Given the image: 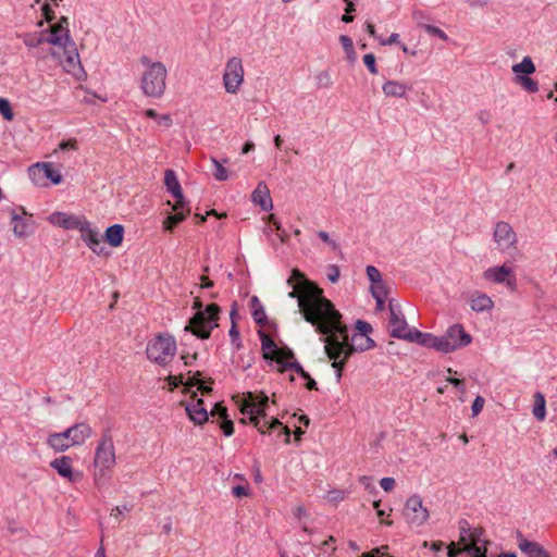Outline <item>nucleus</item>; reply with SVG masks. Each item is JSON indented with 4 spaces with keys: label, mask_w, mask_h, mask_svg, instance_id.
Returning <instances> with one entry per match:
<instances>
[{
    "label": "nucleus",
    "mask_w": 557,
    "mask_h": 557,
    "mask_svg": "<svg viewBox=\"0 0 557 557\" xmlns=\"http://www.w3.org/2000/svg\"><path fill=\"white\" fill-rule=\"evenodd\" d=\"M421 26L424 28V30L428 34H430L432 36H436V37H438L440 39H442L444 41L448 40L447 34L444 30H442L441 28H438L437 26L430 25V24H424V25H421Z\"/></svg>",
    "instance_id": "a18cd8bd"
},
{
    "label": "nucleus",
    "mask_w": 557,
    "mask_h": 557,
    "mask_svg": "<svg viewBox=\"0 0 557 557\" xmlns=\"http://www.w3.org/2000/svg\"><path fill=\"white\" fill-rule=\"evenodd\" d=\"M116 463L115 447L113 438L109 433L102 434L99 440L94 457V482L101 487L110 479V470Z\"/></svg>",
    "instance_id": "20e7f679"
},
{
    "label": "nucleus",
    "mask_w": 557,
    "mask_h": 557,
    "mask_svg": "<svg viewBox=\"0 0 557 557\" xmlns=\"http://www.w3.org/2000/svg\"><path fill=\"white\" fill-rule=\"evenodd\" d=\"M287 369H292L294 370L295 372H297L301 377H309V373L306 372L304 370V368L301 367L300 363H298L297 361H294V362H289L288 363V368Z\"/></svg>",
    "instance_id": "13d9d810"
},
{
    "label": "nucleus",
    "mask_w": 557,
    "mask_h": 557,
    "mask_svg": "<svg viewBox=\"0 0 557 557\" xmlns=\"http://www.w3.org/2000/svg\"><path fill=\"white\" fill-rule=\"evenodd\" d=\"M287 284L292 287L288 297L297 299L304 319L323 335L321 341L324 343L325 354L332 360V368L335 369L336 380L339 382L349 357L357 350L373 348L374 341L362 335L349 337L342 313L323 296V290L298 269H293Z\"/></svg>",
    "instance_id": "f257e3e1"
},
{
    "label": "nucleus",
    "mask_w": 557,
    "mask_h": 557,
    "mask_svg": "<svg viewBox=\"0 0 557 557\" xmlns=\"http://www.w3.org/2000/svg\"><path fill=\"white\" fill-rule=\"evenodd\" d=\"M483 529L474 528L469 532V543L463 545V550L472 557H486V541L482 540Z\"/></svg>",
    "instance_id": "6ab92c4d"
},
{
    "label": "nucleus",
    "mask_w": 557,
    "mask_h": 557,
    "mask_svg": "<svg viewBox=\"0 0 557 557\" xmlns=\"http://www.w3.org/2000/svg\"><path fill=\"white\" fill-rule=\"evenodd\" d=\"M318 236L327 244L332 249L336 250L338 248V245L336 242L332 240L329 236V234L324 231H319Z\"/></svg>",
    "instance_id": "6e6d98bb"
},
{
    "label": "nucleus",
    "mask_w": 557,
    "mask_h": 557,
    "mask_svg": "<svg viewBox=\"0 0 557 557\" xmlns=\"http://www.w3.org/2000/svg\"><path fill=\"white\" fill-rule=\"evenodd\" d=\"M441 339L449 347V349L443 350L444 354H447L468 346L472 337L461 324H454L441 336Z\"/></svg>",
    "instance_id": "dca6fc26"
},
{
    "label": "nucleus",
    "mask_w": 557,
    "mask_h": 557,
    "mask_svg": "<svg viewBox=\"0 0 557 557\" xmlns=\"http://www.w3.org/2000/svg\"><path fill=\"white\" fill-rule=\"evenodd\" d=\"M189 213V209L184 211V208L178 209L175 211V214L169 215L164 222H163V228L165 231H172L174 226H176L178 223L185 220L187 214Z\"/></svg>",
    "instance_id": "e433bc0d"
},
{
    "label": "nucleus",
    "mask_w": 557,
    "mask_h": 557,
    "mask_svg": "<svg viewBox=\"0 0 557 557\" xmlns=\"http://www.w3.org/2000/svg\"><path fill=\"white\" fill-rule=\"evenodd\" d=\"M24 45L28 48H36L46 42L45 32L26 33L20 36Z\"/></svg>",
    "instance_id": "c9c22d12"
},
{
    "label": "nucleus",
    "mask_w": 557,
    "mask_h": 557,
    "mask_svg": "<svg viewBox=\"0 0 557 557\" xmlns=\"http://www.w3.org/2000/svg\"><path fill=\"white\" fill-rule=\"evenodd\" d=\"M78 149V144H77V140L76 139H69V140H63L59 144L58 146V149L54 150V153L60 150V151H69V150H73V151H76Z\"/></svg>",
    "instance_id": "de8ad7c7"
},
{
    "label": "nucleus",
    "mask_w": 557,
    "mask_h": 557,
    "mask_svg": "<svg viewBox=\"0 0 557 557\" xmlns=\"http://www.w3.org/2000/svg\"><path fill=\"white\" fill-rule=\"evenodd\" d=\"M46 42L54 46L55 50H62L74 44L70 35L69 18L66 16H62L55 24L50 26L49 35H46Z\"/></svg>",
    "instance_id": "ddd939ff"
},
{
    "label": "nucleus",
    "mask_w": 557,
    "mask_h": 557,
    "mask_svg": "<svg viewBox=\"0 0 557 557\" xmlns=\"http://www.w3.org/2000/svg\"><path fill=\"white\" fill-rule=\"evenodd\" d=\"M28 175L32 182L38 186L45 185L46 180L51 181L54 185L60 184L63 180L60 171L55 170L49 162H41L32 165L28 169Z\"/></svg>",
    "instance_id": "2eb2a0df"
},
{
    "label": "nucleus",
    "mask_w": 557,
    "mask_h": 557,
    "mask_svg": "<svg viewBox=\"0 0 557 557\" xmlns=\"http://www.w3.org/2000/svg\"><path fill=\"white\" fill-rule=\"evenodd\" d=\"M471 531L472 530L469 528L467 521L460 522V539H459V543L461 545H465V544L469 543V532H471Z\"/></svg>",
    "instance_id": "09e8293b"
},
{
    "label": "nucleus",
    "mask_w": 557,
    "mask_h": 557,
    "mask_svg": "<svg viewBox=\"0 0 557 557\" xmlns=\"http://www.w3.org/2000/svg\"><path fill=\"white\" fill-rule=\"evenodd\" d=\"M77 231L81 233L82 240L92 252L97 255L103 252L102 237L97 227H94L90 222L84 220Z\"/></svg>",
    "instance_id": "f3484780"
},
{
    "label": "nucleus",
    "mask_w": 557,
    "mask_h": 557,
    "mask_svg": "<svg viewBox=\"0 0 557 557\" xmlns=\"http://www.w3.org/2000/svg\"><path fill=\"white\" fill-rule=\"evenodd\" d=\"M447 548H448V552H447L448 557H457L461 552H465L463 546L460 548H456L454 542L450 543Z\"/></svg>",
    "instance_id": "69168bd1"
},
{
    "label": "nucleus",
    "mask_w": 557,
    "mask_h": 557,
    "mask_svg": "<svg viewBox=\"0 0 557 557\" xmlns=\"http://www.w3.org/2000/svg\"><path fill=\"white\" fill-rule=\"evenodd\" d=\"M211 162H212V164L214 166V172H213L214 178L220 181V182L226 181L228 178V172L223 166V164L219 160H216L215 158H212Z\"/></svg>",
    "instance_id": "37998d69"
},
{
    "label": "nucleus",
    "mask_w": 557,
    "mask_h": 557,
    "mask_svg": "<svg viewBox=\"0 0 557 557\" xmlns=\"http://www.w3.org/2000/svg\"><path fill=\"white\" fill-rule=\"evenodd\" d=\"M511 71L515 74V79H518L521 76H530L536 71V67L532 58L527 55L520 63L513 64Z\"/></svg>",
    "instance_id": "c756f323"
},
{
    "label": "nucleus",
    "mask_w": 557,
    "mask_h": 557,
    "mask_svg": "<svg viewBox=\"0 0 557 557\" xmlns=\"http://www.w3.org/2000/svg\"><path fill=\"white\" fill-rule=\"evenodd\" d=\"M51 55L58 59L63 70L75 77L77 81H82L86 77V72L81 63L79 54L77 51L76 44H72L62 50H51Z\"/></svg>",
    "instance_id": "6e6552de"
},
{
    "label": "nucleus",
    "mask_w": 557,
    "mask_h": 557,
    "mask_svg": "<svg viewBox=\"0 0 557 557\" xmlns=\"http://www.w3.org/2000/svg\"><path fill=\"white\" fill-rule=\"evenodd\" d=\"M366 271H367L368 278L373 284L382 285V275H381L380 271L375 267L368 265Z\"/></svg>",
    "instance_id": "49530a36"
},
{
    "label": "nucleus",
    "mask_w": 557,
    "mask_h": 557,
    "mask_svg": "<svg viewBox=\"0 0 557 557\" xmlns=\"http://www.w3.org/2000/svg\"><path fill=\"white\" fill-rule=\"evenodd\" d=\"M389 310V335L395 338L408 341L411 337L413 329H410L404 318L400 306L394 300L388 304Z\"/></svg>",
    "instance_id": "f8f14e48"
},
{
    "label": "nucleus",
    "mask_w": 557,
    "mask_h": 557,
    "mask_svg": "<svg viewBox=\"0 0 557 557\" xmlns=\"http://www.w3.org/2000/svg\"><path fill=\"white\" fill-rule=\"evenodd\" d=\"M339 41L347 54V58L349 60L354 61L356 59V53H355L352 39L347 35H341Z\"/></svg>",
    "instance_id": "79ce46f5"
},
{
    "label": "nucleus",
    "mask_w": 557,
    "mask_h": 557,
    "mask_svg": "<svg viewBox=\"0 0 557 557\" xmlns=\"http://www.w3.org/2000/svg\"><path fill=\"white\" fill-rule=\"evenodd\" d=\"M448 383L453 384L455 387L460 389L461 394H465V384L462 380L456 379V377H447L446 380Z\"/></svg>",
    "instance_id": "0e129e2a"
},
{
    "label": "nucleus",
    "mask_w": 557,
    "mask_h": 557,
    "mask_svg": "<svg viewBox=\"0 0 557 557\" xmlns=\"http://www.w3.org/2000/svg\"><path fill=\"white\" fill-rule=\"evenodd\" d=\"M380 485L385 492H391L395 486V480L393 478L387 476L383 478L380 481Z\"/></svg>",
    "instance_id": "052dcab7"
},
{
    "label": "nucleus",
    "mask_w": 557,
    "mask_h": 557,
    "mask_svg": "<svg viewBox=\"0 0 557 557\" xmlns=\"http://www.w3.org/2000/svg\"><path fill=\"white\" fill-rule=\"evenodd\" d=\"M42 13L47 21H51L53 18V12L48 3L42 5Z\"/></svg>",
    "instance_id": "338daca9"
},
{
    "label": "nucleus",
    "mask_w": 557,
    "mask_h": 557,
    "mask_svg": "<svg viewBox=\"0 0 557 557\" xmlns=\"http://www.w3.org/2000/svg\"><path fill=\"white\" fill-rule=\"evenodd\" d=\"M196 393L193 394V401L190 403H181L185 406V411L188 414L189 419L196 424H203L209 419V413L205 407L203 400L201 398L196 397Z\"/></svg>",
    "instance_id": "4be33fe9"
},
{
    "label": "nucleus",
    "mask_w": 557,
    "mask_h": 557,
    "mask_svg": "<svg viewBox=\"0 0 557 557\" xmlns=\"http://www.w3.org/2000/svg\"><path fill=\"white\" fill-rule=\"evenodd\" d=\"M47 444L58 453L65 451L72 444H70L69 437L64 432L50 434Z\"/></svg>",
    "instance_id": "473e14b6"
},
{
    "label": "nucleus",
    "mask_w": 557,
    "mask_h": 557,
    "mask_svg": "<svg viewBox=\"0 0 557 557\" xmlns=\"http://www.w3.org/2000/svg\"><path fill=\"white\" fill-rule=\"evenodd\" d=\"M198 375H200L199 372H197L194 376L189 377L188 381H186V382H184V379H183L182 374H180V375H169L166 377V381L169 382L170 391H173L174 388H176L180 385L184 384L186 387H190V386L197 385L198 389L202 394L210 393L211 392V387L203 385V383L198 380V377H197Z\"/></svg>",
    "instance_id": "a878e982"
},
{
    "label": "nucleus",
    "mask_w": 557,
    "mask_h": 557,
    "mask_svg": "<svg viewBox=\"0 0 557 557\" xmlns=\"http://www.w3.org/2000/svg\"><path fill=\"white\" fill-rule=\"evenodd\" d=\"M51 468H53L58 474L69 482L75 483L82 480L83 473L81 471H74L72 467V458L69 456H62L55 458L50 462Z\"/></svg>",
    "instance_id": "a211bd4d"
},
{
    "label": "nucleus",
    "mask_w": 557,
    "mask_h": 557,
    "mask_svg": "<svg viewBox=\"0 0 557 557\" xmlns=\"http://www.w3.org/2000/svg\"><path fill=\"white\" fill-rule=\"evenodd\" d=\"M251 201L259 206L263 211H270L273 208L270 189L264 182H259L251 194Z\"/></svg>",
    "instance_id": "393cba45"
},
{
    "label": "nucleus",
    "mask_w": 557,
    "mask_h": 557,
    "mask_svg": "<svg viewBox=\"0 0 557 557\" xmlns=\"http://www.w3.org/2000/svg\"><path fill=\"white\" fill-rule=\"evenodd\" d=\"M294 358V352L289 348H278L277 352L273 356V361H276L281 369L280 371L283 372L287 370L288 363L292 362L290 360Z\"/></svg>",
    "instance_id": "4c0bfd02"
},
{
    "label": "nucleus",
    "mask_w": 557,
    "mask_h": 557,
    "mask_svg": "<svg viewBox=\"0 0 557 557\" xmlns=\"http://www.w3.org/2000/svg\"><path fill=\"white\" fill-rule=\"evenodd\" d=\"M399 35L397 33L391 34V36L387 39L379 38V41L382 46H391L394 44H398Z\"/></svg>",
    "instance_id": "680f3d73"
},
{
    "label": "nucleus",
    "mask_w": 557,
    "mask_h": 557,
    "mask_svg": "<svg viewBox=\"0 0 557 557\" xmlns=\"http://www.w3.org/2000/svg\"><path fill=\"white\" fill-rule=\"evenodd\" d=\"M232 493L236 497H243V496H248L249 495L248 488L246 486H243V485L234 486L232 488Z\"/></svg>",
    "instance_id": "e2e57ef3"
},
{
    "label": "nucleus",
    "mask_w": 557,
    "mask_h": 557,
    "mask_svg": "<svg viewBox=\"0 0 557 557\" xmlns=\"http://www.w3.org/2000/svg\"><path fill=\"white\" fill-rule=\"evenodd\" d=\"M482 277L488 283L503 284L511 292L517 289V276L509 262L487 268L482 273Z\"/></svg>",
    "instance_id": "9d476101"
},
{
    "label": "nucleus",
    "mask_w": 557,
    "mask_h": 557,
    "mask_svg": "<svg viewBox=\"0 0 557 557\" xmlns=\"http://www.w3.org/2000/svg\"><path fill=\"white\" fill-rule=\"evenodd\" d=\"M532 413L539 421H543L546 417V400L541 392L534 394V406Z\"/></svg>",
    "instance_id": "f704fd0d"
},
{
    "label": "nucleus",
    "mask_w": 557,
    "mask_h": 557,
    "mask_svg": "<svg viewBox=\"0 0 557 557\" xmlns=\"http://www.w3.org/2000/svg\"><path fill=\"white\" fill-rule=\"evenodd\" d=\"M202 304L197 298L194 302V308L197 312L189 320V323L185 326V331L191 332L199 338H209L211 331L218 326L220 307L216 304H211L201 310Z\"/></svg>",
    "instance_id": "39448f33"
},
{
    "label": "nucleus",
    "mask_w": 557,
    "mask_h": 557,
    "mask_svg": "<svg viewBox=\"0 0 557 557\" xmlns=\"http://www.w3.org/2000/svg\"><path fill=\"white\" fill-rule=\"evenodd\" d=\"M159 124H162L166 127L172 125V119L169 114H163L159 116V120H157Z\"/></svg>",
    "instance_id": "774afa93"
},
{
    "label": "nucleus",
    "mask_w": 557,
    "mask_h": 557,
    "mask_svg": "<svg viewBox=\"0 0 557 557\" xmlns=\"http://www.w3.org/2000/svg\"><path fill=\"white\" fill-rule=\"evenodd\" d=\"M176 341L170 333H159L146 346V356L149 361L161 367L168 366L176 354Z\"/></svg>",
    "instance_id": "423d86ee"
},
{
    "label": "nucleus",
    "mask_w": 557,
    "mask_h": 557,
    "mask_svg": "<svg viewBox=\"0 0 557 557\" xmlns=\"http://www.w3.org/2000/svg\"><path fill=\"white\" fill-rule=\"evenodd\" d=\"M124 238V228L120 224L109 226L104 233V239L111 247H119L122 245Z\"/></svg>",
    "instance_id": "2f4dec72"
},
{
    "label": "nucleus",
    "mask_w": 557,
    "mask_h": 557,
    "mask_svg": "<svg viewBox=\"0 0 557 557\" xmlns=\"http://www.w3.org/2000/svg\"><path fill=\"white\" fill-rule=\"evenodd\" d=\"M128 508L126 506H116L111 510L110 516L117 521H121L124 515V511H127Z\"/></svg>",
    "instance_id": "4d7b16f0"
},
{
    "label": "nucleus",
    "mask_w": 557,
    "mask_h": 557,
    "mask_svg": "<svg viewBox=\"0 0 557 557\" xmlns=\"http://www.w3.org/2000/svg\"><path fill=\"white\" fill-rule=\"evenodd\" d=\"M485 404V399L482 396H476L473 400L471 410H472V417H476L483 409Z\"/></svg>",
    "instance_id": "603ef678"
},
{
    "label": "nucleus",
    "mask_w": 557,
    "mask_h": 557,
    "mask_svg": "<svg viewBox=\"0 0 557 557\" xmlns=\"http://www.w3.org/2000/svg\"><path fill=\"white\" fill-rule=\"evenodd\" d=\"M518 546L528 557H544L548 553L536 542H531L519 534Z\"/></svg>",
    "instance_id": "c85d7f7f"
},
{
    "label": "nucleus",
    "mask_w": 557,
    "mask_h": 557,
    "mask_svg": "<svg viewBox=\"0 0 557 557\" xmlns=\"http://www.w3.org/2000/svg\"><path fill=\"white\" fill-rule=\"evenodd\" d=\"M164 185L166 189L173 195L176 199V202L173 205V210L177 211L181 208H185L186 201L184 199L183 190L181 184L176 177V174L173 170H166L164 173Z\"/></svg>",
    "instance_id": "412c9836"
},
{
    "label": "nucleus",
    "mask_w": 557,
    "mask_h": 557,
    "mask_svg": "<svg viewBox=\"0 0 557 557\" xmlns=\"http://www.w3.org/2000/svg\"><path fill=\"white\" fill-rule=\"evenodd\" d=\"M211 417H219L220 429L225 436H231L234 433L233 421L228 419L226 407L221 404H215L210 411Z\"/></svg>",
    "instance_id": "bb28decb"
},
{
    "label": "nucleus",
    "mask_w": 557,
    "mask_h": 557,
    "mask_svg": "<svg viewBox=\"0 0 557 557\" xmlns=\"http://www.w3.org/2000/svg\"><path fill=\"white\" fill-rule=\"evenodd\" d=\"M84 220L64 212H53L48 216V221L51 224L65 230H78Z\"/></svg>",
    "instance_id": "b1692460"
},
{
    "label": "nucleus",
    "mask_w": 557,
    "mask_h": 557,
    "mask_svg": "<svg viewBox=\"0 0 557 557\" xmlns=\"http://www.w3.org/2000/svg\"><path fill=\"white\" fill-rule=\"evenodd\" d=\"M411 343H418L423 347L433 348L440 352L449 349V347L441 339V336H435L431 333H422L413 329L411 337L408 339Z\"/></svg>",
    "instance_id": "aec40b11"
},
{
    "label": "nucleus",
    "mask_w": 557,
    "mask_h": 557,
    "mask_svg": "<svg viewBox=\"0 0 557 557\" xmlns=\"http://www.w3.org/2000/svg\"><path fill=\"white\" fill-rule=\"evenodd\" d=\"M363 62L366 64V66L368 67V70L370 71L371 74H376L377 73V69H376V64H375V57L373 53H367L363 55Z\"/></svg>",
    "instance_id": "3c124183"
},
{
    "label": "nucleus",
    "mask_w": 557,
    "mask_h": 557,
    "mask_svg": "<svg viewBox=\"0 0 557 557\" xmlns=\"http://www.w3.org/2000/svg\"><path fill=\"white\" fill-rule=\"evenodd\" d=\"M228 334H230L232 343L236 344L237 348H239V346H240V344H239V331L237 329V324L231 325Z\"/></svg>",
    "instance_id": "bf43d9fd"
},
{
    "label": "nucleus",
    "mask_w": 557,
    "mask_h": 557,
    "mask_svg": "<svg viewBox=\"0 0 557 557\" xmlns=\"http://www.w3.org/2000/svg\"><path fill=\"white\" fill-rule=\"evenodd\" d=\"M252 304V317L257 324H264L267 320L265 311L263 306L260 304L258 297L253 296L251 298Z\"/></svg>",
    "instance_id": "58836bf2"
},
{
    "label": "nucleus",
    "mask_w": 557,
    "mask_h": 557,
    "mask_svg": "<svg viewBox=\"0 0 557 557\" xmlns=\"http://www.w3.org/2000/svg\"><path fill=\"white\" fill-rule=\"evenodd\" d=\"M515 82L528 92L534 94L539 91L537 83L530 76L518 77V79H515Z\"/></svg>",
    "instance_id": "ea45409f"
},
{
    "label": "nucleus",
    "mask_w": 557,
    "mask_h": 557,
    "mask_svg": "<svg viewBox=\"0 0 557 557\" xmlns=\"http://www.w3.org/2000/svg\"><path fill=\"white\" fill-rule=\"evenodd\" d=\"M245 81L243 60L239 57L230 58L224 66L222 83L224 90L230 95H236Z\"/></svg>",
    "instance_id": "0eeeda50"
},
{
    "label": "nucleus",
    "mask_w": 557,
    "mask_h": 557,
    "mask_svg": "<svg viewBox=\"0 0 557 557\" xmlns=\"http://www.w3.org/2000/svg\"><path fill=\"white\" fill-rule=\"evenodd\" d=\"M13 235L16 238H26L35 231L33 214L22 206L8 209Z\"/></svg>",
    "instance_id": "1a4fd4ad"
},
{
    "label": "nucleus",
    "mask_w": 557,
    "mask_h": 557,
    "mask_svg": "<svg viewBox=\"0 0 557 557\" xmlns=\"http://www.w3.org/2000/svg\"><path fill=\"white\" fill-rule=\"evenodd\" d=\"M269 397L264 393L255 394L252 392H248L243 399L240 405V412L243 414H248L249 421L253 424L255 428L261 433L267 434L270 431H273L277 428L281 429L278 436H285V443H289L290 430L288 426H284L278 419L272 418L270 421H267L265 408L268 407Z\"/></svg>",
    "instance_id": "f03ea898"
},
{
    "label": "nucleus",
    "mask_w": 557,
    "mask_h": 557,
    "mask_svg": "<svg viewBox=\"0 0 557 557\" xmlns=\"http://www.w3.org/2000/svg\"><path fill=\"white\" fill-rule=\"evenodd\" d=\"M64 433L69 437L70 444L77 446L84 444L91 436L92 430L87 423L82 422L66 429Z\"/></svg>",
    "instance_id": "5701e85b"
},
{
    "label": "nucleus",
    "mask_w": 557,
    "mask_h": 557,
    "mask_svg": "<svg viewBox=\"0 0 557 557\" xmlns=\"http://www.w3.org/2000/svg\"><path fill=\"white\" fill-rule=\"evenodd\" d=\"M0 114L7 121H12L14 119V112L11 108V104L8 99L0 97Z\"/></svg>",
    "instance_id": "c03bdc74"
},
{
    "label": "nucleus",
    "mask_w": 557,
    "mask_h": 557,
    "mask_svg": "<svg viewBox=\"0 0 557 557\" xmlns=\"http://www.w3.org/2000/svg\"><path fill=\"white\" fill-rule=\"evenodd\" d=\"M339 268L335 264L327 267V278L332 283H336L339 278Z\"/></svg>",
    "instance_id": "5fc2aeb1"
},
{
    "label": "nucleus",
    "mask_w": 557,
    "mask_h": 557,
    "mask_svg": "<svg viewBox=\"0 0 557 557\" xmlns=\"http://www.w3.org/2000/svg\"><path fill=\"white\" fill-rule=\"evenodd\" d=\"M139 62L144 69L140 75L141 92L149 98H161L166 89V66L161 61H152L147 55H141Z\"/></svg>",
    "instance_id": "7ed1b4c3"
},
{
    "label": "nucleus",
    "mask_w": 557,
    "mask_h": 557,
    "mask_svg": "<svg viewBox=\"0 0 557 557\" xmlns=\"http://www.w3.org/2000/svg\"><path fill=\"white\" fill-rule=\"evenodd\" d=\"M356 330L358 331V333H356L355 335L368 336V334L372 331V326L366 321L358 320L356 322Z\"/></svg>",
    "instance_id": "8fccbe9b"
},
{
    "label": "nucleus",
    "mask_w": 557,
    "mask_h": 557,
    "mask_svg": "<svg viewBox=\"0 0 557 557\" xmlns=\"http://www.w3.org/2000/svg\"><path fill=\"white\" fill-rule=\"evenodd\" d=\"M317 81L320 86L329 87L332 84L331 75L326 71H322L317 75Z\"/></svg>",
    "instance_id": "864d4df0"
},
{
    "label": "nucleus",
    "mask_w": 557,
    "mask_h": 557,
    "mask_svg": "<svg viewBox=\"0 0 557 557\" xmlns=\"http://www.w3.org/2000/svg\"><path fill=\"white\" fill-rule=\"evenodd\" d=\"M261 348L263 358L267 360L273 359V356L277 352L278 347L275 342L264 332H259Z\"/></svg>",
    "instance_id": "72a5a7b5"
},
{
    "label": "nucleus",
    "mask_w": 557,
    "mask_h": 557,
    "mask_svg": "<svg viewBox=\"0 0 557 557\" xmlns=\"http://www.w3.org/2000/svg\"><path fill=\"white\" fill-rule=\"evenodd\" d=\"M372 296L376 300V307L379 310H382L384 308V302L387 297V292L384 288L383 285H375L372 287Z\"/></svg>",
    "instance_id": "a19ab883"
},
{
    "label": "nucleus",
    "mask_w": 557,
    "mask_h": 557,
    "mask_svg": "<svg viewBox=\"0 0 557 557\" xmlns=\"http://www.w3.org/2000/svg\"><path fill=\"white\" fill-rule=\"evenodd\" d=\"M404 515L407 521L416 527L423 525L430 517V512L423 506L422 498L419 495H412L406 500Z\"/></svg>",
    "instance_id": "4468645a"
},
{
    "label": "nucleus",
    "mask_w": 557,
    "mask_h": 557,
    "mask_svg": "<svg viewBox=\"0 0 557 557\" xmlns=\"http://www.w3.org/2000/svg\"><path fill=\"white\" fill-rule=\"evenodd\" d=\"M382 89L387 97L403 98L406 96L409 87L406 84L397 81H387L383 84Z\"/></svg>",
    "instance_id": "7c9ffc66"
},
{
    "label": "nucleus",
    "mask_w": 557,
    "mask_h": 557,
    "mask_svg": "<svg viewBox=\"0 0 557 557\" xmlns=\"http://www.w3.org/2000/svg\"><path fill=\"white\" fill-rule=\"evenodd\" d=\"M494 307L492 298L481 292H474L470 297V308L475 312L490 311Z\"/></svg>",
    "instance_id": "cd10ccee"
},
{
    "label": "nucleus",
    "mask_w": 557,
    "mask_h": 557,
    "mask_svg": "<svg viewBox=\"0 0 557 557\" xmlns=\"http://www.w3.org/2000/svg\"><path fill=\"white\" fill-rule=\"evenodd\" d=\"M493 240L500 252H511L518 248V236L513 227L505 221L495 224Z\"/></svg>",
    "instance_id": "9b49d317"
}]
</instances>
